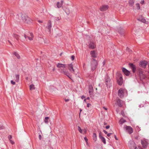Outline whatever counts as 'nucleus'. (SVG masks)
Masks as SVG:
<instances>
[{"label":"nucleus","instance_id":"50","mask_svg":"<svg viewBox=\"0 0 149 149\" xmlns=\"http://www.w3.org/2000/svg\"><path fill=\"white\" fill-rule=\"evenodd\" d=\"M144 0L141 1L140 3L141 4H143L144 3Z\"/></svg>","mask_w":149,"mask_h":149},{"label":"nucleus","instance_id":"24","mask_svg":"<svg viewBox=\"0 0 149 149\" xmlns=\"http://www.w3.org/2000/svg\"><path fill=\"white\" fill-rule=\"evenodd\" d=\"M126 122V120L125 119H124L123 118H121L119 121V124L120 125H122L123 123Z\"/></svg>","mask_w":149,"mask_h":149},{"label":"nucleus","instance_id":"2","mask_svg":"<svg viewBox=\"0 0 149 149\" xmlns=\"http://www.w3.org/2000/svg\"><path fill=\"white\" fill-rule=\"evenodd\" d=\"M127 95V91L125 89L121 88L118 91V95L121 98H123L124 95Z\"/></svg>","mask_w":149,"mask_h":149},{"label":"nucleus","instance_id":"63","mask_svg":"<svg viewBox=\"0 0 149 149\" xmlns=\"http://www.w3.org/2000/svg\"><path fill=\"white\" fill-rule=\"evenodd\" d=\"M103 65H104V64H105V62L104 61V62H103Z\"/></svg>","mask_w":149,"mask_h":149},{"label":"nucleus","instance_id":"23","mask_svg":"<svg viewBox=\"0 0 149 149\" xmlns=\"http://www.w3.org/2000/svg\"><path fill=\"white\" fill-rule=\"evenodd\" d=\"M57 67L58 68H65V65L62 64L60 63H58L57 64Z\"/></svg>","mask_w":149,"mask_h":149},{"label":"nucleus","instance_id":"60","mask_svg":"<svg viewBox=\"0 0 149 149\" xmlns=\"http://www.w3.org/2000/svg\"><path fill=\"white\" fill-rule=\"evenodd\" d=\"M55 69L54 68L53 69V71H54L55 70Z\"/></svg>","mask_w":149,"mask_h":149},{"label":"nucleus","instance_id":"64","mask_svg":"<svg viewBox=\"0 0 149 149\" xmlns=\"http://www.w3.org/2000/svg\"><path fill=\"white\" fill-rule=\"evenodd\" d=\"M127 49H128V50H129V48H128V47H127Z\"/></svg>","mask_w":149,"mask_h":149},{"label":"nucleus","instance_id":"11","mask_svg":"<svg viewBox=\"0 0 149 149\" xmlns=\"http://www.w3.org/2000/svg\"><path fill=\"white\" fill-rule=\"evenodd\" d=\"M122 71L126 76H129L130 74V72L124 68H122Z\"/></svg>","mask_w":149,"mask_h":149},{"label":"nucleus","instance_id":"25","mask_svg":"<svg viewBox=\"0 0 149 149\" xmlns=\"http://www.w3.org/2000/svg\"><path fill=\"white\" fill-rule=\"evenodd\" d=\"M135 0H130L129 1V5L132 6L134 3Z\"/></svg>","mask_w":149,"mask_h":149},{"label":"nucleus","instance_id":"43","mask_svg":"<svg viewBox=\"0 0 149 149\" xmlns=\"http://www.w3.org/2000/svg\"><path fill=\"white\" fill-rule=\"evenodd\" d=\"M39 138L40 140H41L42 139V136L40 134H39Z\"/></svg>","mask_w":149,"mask_h":149},{"label":"nucleus","instance_id":"35","mask_svg":"<svg viewBox=\"0 0 149 149\" xmlns=\"http://www.w3.org/2000/svg\"><path fill=\"white\" fill-rule=\"evenodd\" d=\"M11 83L13 85H15V81H14L13 80H12L10 81Z\"/></svg>","mask_w":149,"mask_h":149},{"label":"nucleus","instance_id":"7","mask_svg":"<svg viewBox=\"0 0 149 149\" xmlns=\"http://www.w3.org/2000/svg\"><path fill=\"white\" fill-rule=\"evenodd\" d=\"M124 129L126 130L127 132L130 134L133 132V130L132 128L130 126L125 125L123 127Z\"/></svg>","mask_w":149,"mask_h":149},{"label":"nucleus","instance_id":"9","mask_svg":"<svg viewBox=\"0 0 149 149\" xmlns=\"http://www.w3.org/2000/svg\"><path fill=\"white\" fill-rule=\"evenodd\" d=\"M61 73L67 75L69 78L71 79V76L68 71H66L63 69H61Z\"/></svg>","mask_w":149,"mask_h":149},{"label":"nucleus","instance_id":"6","mask_svg":"<svg viewBox=\"0 0 149 149\" xmlns=\"http://www.w3.org/2000/svg\"><path fill=\"white\" fill-rule=\"evenodd\" d=\"M138 73L141 80H142L145 79L146 77V75L144 73L142 69H139L138 71Z\"/></svg>","mask_w":149,"mask_h":149},{"label":"nucleus","instance_id":"5","mask_svg":"<svg viewBox=\"0 0 149 149\" xmlns=\"http://www.w3.org/2000/svg\"><path fill=\"white\" fill-rule=\"evenodd\" d=\"M128 144L130 149H138L136 144L132 140H130L129 141Z\"/></svg>","mask_w":149,"mask_h":149},{"label":"nucleus","instance_id":"57","mask_svg":"<svg viewBox=\"0 0 149 149\" xmlns=\"http://www.w3.org/2000/svg\"><path fill=\"white\" fill-rule=\"evenodd\" d=\"M86 100H89L90 99V98L89 97H87L86 98Z\"/></svg>","mask_w":149,"mask_h":149},{"label":"nucleus","instance_id":"10","mask_svg":"<svg viewBox=\"0 0 149 149\" xmlns=\"http://www.w3.org/2000/svg\"><path fill=\"white\" fill-rule=\"evenodd\" d=\"M130 68H131L132 70L134 73H135L136 71V67L135 65L133 63H130L128 64Z\"/></svg>","mask_w":149,"mask_h":149},{"label":"nucleus","instance_id":"51","mask_svg":"<svg viewBox=\"0 0 149 149\" xmlns=\"http://www.w3.org/2000/svg\"><path fill=\"white\" fill-rule=\"evenodd\" d=\"M28 36H26L25 34H24V37L25 38V39H27V37H28Z\"/></svg>","mask_w":149,"mask_h":149},{"label":"nucleus","instance_id":"28","mask_svg":"<svg viewBox=\"0 0 149 149\" xmlns=\"http://www.w3.org/2000/svg\"><path fill=\"white\" fill-rule=\"evenodd\" d=\"M13 54L17 57L18 59H20V57L19 55L16 52H14L13 53Z\"/></svg>","mask_w":149,"mask_h":149},{"label":"nucleus","instance_id":"36","mask_svg":"<svg viewBox=\"0 0 149 149\" xmlns=\"http://www.w3.org/2000/svg\"><path fill=\"white\" fill-rule=\"evenodd\" d=\"M27 38L30 40H33L32 37H30L29 36Z\"/></svg>","mask_w":149,"mask_h":149},{"label":"nucleus","instance_id":"42","mask_svg":"<svg viewBox=\"0 0 149 149\" xmlns=\"http://www.w3.org/2000/svg\"><path fill=\"white\" fill-rule=\"evenodd\" d=\"M112 133H109L107 134V136L108 137H109L112 134Z\"/></svg>","mask_w":149,"mask_h":149},{"label":"nucleus","instance_id":"44","mask_svg":"<svg viewBox=\"0 0 149 149\" xmlns=\"http://www.w3.org/2000/svg\"><path fill=\"white\" fill-rule=\"evenodd\" d=\"M84 139L85 141H86V142H87L88 140L87 138L86 137H84Z\"/></svg>","mask_w":149,"mask_h":149},{"label":"nucleus","instance_id":"29","mask_svg":"<svg viewBox=\"0 0 149 149\" xmlns=\"http://www.w3.org/2000/svg\"><path fill=\"white\" fill-rule=\"evenodd\" d=\"M15 78L16 80L15 81L17 82H18L19 81V75L18 74V75H15Z\"/></svg>","mask_w":149,"mask_h":149},{"label":"nucleus","instance_id":"13","mask_svg":"<svg viewBox=\"0 0 149 149\" xmlns=\"http://www.w3.org/2000/svg\"><path fill=\"white\" fill-rule=\"evenodd\" d=\"M99 137L101 141L104 144L106 143V141L105 138L102 135V133L100 132L99 133Z\"/></svg>","mask_w":149,"mask_h":149},{"label":"nucleus","instance_id":"45","mask_svg":"<svg viewBox=\"0 0 149 149\" xmlns=\"http://www.w3.org/2000/svg\"><path fill=\"white\" fill-rule=\"evenodd\" d=\"M91 106V104H90L88 103L87 104V107H90V106Z\"/></svg>","mask_w":149,"mask_h":149},{"label":"nucleus","instance_id":"18","mask_svg":"<svg viewBox=\"0 0 149 149\" xmlns=\"http://www.w3.org/2000/svg\"><path fill=\"white\" fill-rule=\"evenodd\" d=\"M68 68L69 70L71 72L74 73V70L73 68V65L72 63L68 65Z\"/></svg>","mask_w":149,"mask_h":149},{"label":"nucleus","instance_id":"39","mask_svg":"<svg viewBox=\"0 0 149 149\" xmlns=\"http://www.w3.org/2000/svg\"><path fill=\"white\" fill-rule=\"evenodd\" d=\"M9 141H10V143L12 144H14V143H15L13 141H12V140H10Z\"/></svg>","mask_w":149,"mask_h":149},{"label":"nucleus","instance_id":"12","mask_svg":"<svg viewBox=\"0 0 149 149\" xmlns=\"http://www.w3.org/2000/svg\"><path fill=\"white\" fill-rule=\"evenodd\" d=\"M147 64V62L146 61H141L139 63V65L143 68H145Z\"/></svg>","mask_w":149,"mask_h":149},{"label":"nucleus","instance_id":"31","mask_svg":"<svg viewBox=\"0 0 149 149\" xmlns=\"http://www.w3.org/2000/svg\"><path fill=\"white\" fill-rule=\"evenodd\" d=\"M49 119V117H46L44 119V122L46 124H47L48 123V120Z\"/></svg>","mask_w":149,"mask_h":149},{"label":"nucleus","instance_id":"4","mask_svg":"<svg viewBox=\"0 0 149 149\" xmlns=\"http://www.w3.org/2000/svg\"><path fill=\"white\" fill-rule=\"evenodd\" d=\"M97 65V63L96 60L93 58L91 64V70L92 71H94L96 69Z\"/></svg>","mask_w":149,"mask_h":149},{"label":"nucleus","instance_id":"26","mask_svg":"<svg viewBox=\"0 0 149 149\" xmlns=\"http://www.w3.org/2000/svg\"><path fill=\"white\" fill-rule=\"evenodd\" d=\"M93 139L94 141H96L97 140L96 134L95 133H93Z\"/></svg>","mask_w":149,"mask_h":149},{"label":"nucleus","instance_id":"16","mask_svg":"<svg viewBox=\"0 0 149 149\" xmlns=\"http://www.w3.org/2000/svg\"><path fill=\"white\" fill-rule=\"evenodd\" d=\"M88 47L89 48L91 49H94L96 47V45L94 42H91L89 44Z\"/></svg>","mask_w":149,"mask_h":149},{"label":"nucleus","instance_id":"14","mask_svg":"<svg viewBox=\"0 0 149 149\" xmlns=\"http://www.w3.org/2000/svg\"><path fill=\"white\" fill-rule=\"evenodd\" d=\"M109 8L107 5H103L101 7L100 10L102 11H104L107 10Z\"/></svg>","mask_w":149,"mask_h":149},{"label":"nucleus","instance_id":"49","mask_svg":"<svg viewBox=\"0 0 149 149\" xmlns=\"http://www.w3.org/2000/svg\"><path fill=\"white\" fill-rule=\"evenodd\" d=\"M81 99H83L84 98H85V96L82 95L81 97Z\"/></svg>","mask_w":149,"mask_h":149},{"label":"nucleus","instance_id":"59","mask_svg":"<svg viewBox=\"0 0 149 149\" xmlns=\"http://www.w3.org/2000/svg\"><path fill=\"white\" fill-rule=\"evenodd\" d=\"M26 80H28V77H26Z\"/></svg>","mask_w":149,"mask_h":149},{"label":"nucleus","instance_id":"32","mask_svg":"<svg viewBox=\"0 0 149 149\" xmlns=\"http://www.w3.org/2000/svg\"><path fill=\"white\" fill-rule=\"evenodd\" d=\"M29 88L31 90H34L35 89L34 86L33 84H31L29 86Z\"/></svg>","mask_w":149,"mask_h":149},{"label":"nucleus","instance_id":"46","mask_svg":"<svg viewBox=\"0 0 149 149\" xmlns=\"http://www.w3.org/2000/svg\"><path fill=\"white\" fill-rule=\"evenodd\" d=\"M109 127H110V126L109 125H107V126H106L105 127V128L107 129H108L109 128Z\"/></svg>","mask_w":149,"mask_h":149},{"label":"nucleus","instance_id":"21","mask_svg":"<svg viewBox=\"0 0 149 149\" xmlns=\"http://www.w3.org/2000/svg\"><path fill=\"white\" fill-rule=\"evenodd\" d=\"M52 27L51 21L49 20L47 24V28L48 29L49 31L50 32L51 29Z\"/></svg>","mask_w":149,"mask_h":149},{"label":"nucleus","instance_id":"54","mask_svg":"<svg viewBox=\"0 0 149 149\" xmlns=\"http://www.w3.org/2000/svg\"><path fill=\"white\" fill-rule=\"evenodd\" d=\"M114 137H115V139L116 140H118V139L116 137V135H114Z\"/></svg>","mask_w":149,"mask_h":149},{"label":"nucleus","instance_id":"22","mask_svg":"<svg viewBox=\"0 0 149 149\" xmlns=\"http://www.w3.org/2000/svg\"><path fill=\"white\" fill-rule=\"evenodd\" d=\"M90 54L92 57L93 58L96 57V54L94 51H91L90 52Z\"/></svg>","mask_w":149,"mask_h":149},{"label":"nucleus","instance_id":"30","mask_svg":"<svg viewBox=\"0 0 149 149\" xmlns=\"http://www.w3.org/2000/svg\"><path fill=\"white\" fill-rule=\"evenodd\" d=\"M93 88L92 85H89L88 87V91H90L91 92V91H93Z\"/></svg>","mask_w":149,"mask_h":149},{"label":"nucleus","instance_id":"38","mask_svg":"<svg viewBox=\"0 0 149 149\" xmlns=\"http://www.w3.org/2000/svg\"><path fill=\"white\" fill-rule=\"evenodd\" d=\"M74 55H72L71 57V58L72 60L73 61L74 60Z\"/></svg>","mask_w":149,"mask_h":149},{"label":"nucleus","instance_id":"3","mask_svg":"<svg viewBox=\"0 0 149 149\" xmlns=\"http://www.w3.org/2000/svg\"><path fill=\"white\" fill-rule=\"evenodd\" d=\"M117 81L118 84L121 85L123 83V80L122 74L120 73L117 74Z\"/></svg>","mask_w":149,"mask_h":149},{"label":"nucleus","instance_id":"33","mask_svg":"<svg viewBox=\"0 0 149 149\" xmlns=\"http://www.w3.org/2000/svg\"><path fill=\"white\" fill-rule=\"evenodd\" d=\"M78 130L80 133H81V134L82 133H83L82 130L81 129V127L79 126H78Z\"/></svg>","mask_w":149,"mask_h":149},{"label":"nucleus","instance_id":"1","mask_svg":"<svg viewBox=\"0 0 149 149\" xmlns=\"http://www.w3.org/2000/svg\"><path fill=\"white\" fill-rule=\"evenodd\" d=\"M19 15L21 16L22 20L24 22L29 24H30L32 22V19L26 14L21 13Z\"/></svg>","mask_w":149,"mask_h":149},{"label":"nucleus","instance_id":"48","mask_svg":"<svg viewBox=\"0 0 149 149\" xmlns=\"http://www.w3.org/2000/svg\"><path fill=\"white\" fill-rule=\"evenodd\" d=\"M93 91H91V92L89 91V93L90 95H91L93 93Z\"/></svg>","mask_w":149,"mask_h":149},{"label":"nucleus","instance_id":"27","mask_svg":"<svg viewBox=\"0 0 149 149\" xmlns=\"http://www.w3.org/2000/svg\"><path fill=\"white\" fill-rule=\"evenodd\" d=\"M14 38H15L17 41L19 40V36L16 34H14L13 36Z\"/></svg>","mask_w":149,"mask_h":149},{"label":"nucleus","instance_id":"56","mask_svg":"<svg viewBox=\"0 0 149 149\" xmlns=\"http://www.w3.org/2000/svg\"><path fill=\"white\" fill-rule=\"evenodd\" d=\"M38 22H39V23H42V21H41V20H38Z\"/></svg>","mask_w":149,"mask_h":149},{"label":"nucleus","instance_id":"55","mask_svg":"<svg viewBox=\"0 0 149 149\" xmlns=\"http://www.w3.org/2000/svg\"><path fill=\"white\" fill-rule=\"evenodd\" d=\"M103 109H104L105 110H107V109L105 107H103Z\"/></svg>","mask_w":149,"mask_h":149},{"label":"nucleus","instance_id":"41","mask_svg":"<svg viewBox=\"0 0 149 149\" xmlns=\"http://www.w3.org/2000/svg\"><path fill=\"white\" fill-rule=\"evenodd\" d=\"M30 36H31V37H32L33 38V34L32 33H30Z\"/></svg>","mask_w":149,"mask_h":149},{"label":"nucleus","instance_id":"62","mask_svg":"<svg viewBox=\"0 0 149 149\" xmlns=\"http://www.w3.org/2000/svg\"><path fill=\"white\" fill-rule=\"evenodd\" d=\"M8 41L11 45H12V44L10 42L9 40H8Z\"/></svg>","mask_w":149,"mask_h":149},{"label":"nucleus","instance_id":"61","mask_svg":"<svg viewBox=\"0 0 149 149\" xmlns=\"http://www.w3.org/2000/svg\"><path fill=\"white\" fill-rule=\"evenodd\" d=\"M86 99H84V102H86Z\"/></svg>","mask_w":149,"mask_h":149},{"label":"nucleus","instance_id":"58","mask_svg":"<svg viewBox=\"0 0 149 149\" xmlns=\"http://www.w3.org/2000/svg\"><path fill=\"white\" fill-rule=\"evenodd\" d=\"M120 33L121 35H122L123 34V32H120Z\"/></svg>","mask_w":149,"mask_h":149},{"label":"nucleus","instance_id":"19","mask_svg":"<svg viewBox=\"0 0 149 149\" xmlns=\"http://www.w3.org/2000/svg\"><path fill=\"white\" fill-rule=\"evenodd\" d=\"M141 143L143 147L144 148H146L147 147L148 143V142L145 140H142Z\"/></svg>","mask_w":149,"mask_h":149},{"label":"nucleus","instance_id":"40","mask_svg":"<svg viewBox=\"0 0 149 149\" xmlns=\"http://www.w3.org/2000/svg\"><path fill=\"white\" fill-rule=\"evenodd\" d=\"M8 139H9V140H11V139H12V136L11 135H9L8 136Z\"/></svg>","mask_w":149,"mask_h":149},{"label":"nucleus","instance_id":"15","mask_svg":"<svg viewBox=\"0 0 149 149\" xmlns=\"http://www.w3.org/2000/svg\"><path fill=\"white\" fill-rule=\"evenodd\" d=\"M123 101L121 100L118 99L116 101V103L118 106L120 107H122L123 106Z\"/></svg>","mask_w":149,"mask_h":149},{"label":"nucleus","instance_id":"17","mask_svg":"<svg viewBox=\"0 0 149 149\" xmlns=\"http://www.w3.org/2000/svg\"><path fill=\"white\" fill-rule=\"evenodd\" d=\"M63 4V1L61 0L60 2L58 1L56 3V6H55L56 8H61Z\"/></svg>","mask_w":149,"mask_h":149},{"label":"nucleus","instance_id":"53","mask_svg":"<svg viewBox=\"0 0 149 149\" xmlns=\"http://www.w3.org/2000/svg\"><path fill=\"white\" fill-rule=\"evenodd\" d=\"M69 100L68 99H65V102H67Z\"/></svg>","mask_w":149,"mask_h":149},{"label":"nucleus","instance_id":"20","mask_svg":"<svg viewBox=\"0 0 149 149\" xmlns=\"http://www.w3.org/2000/svg\"><path fill=\"white\" fill-rule=\"evenodd\" d=\"M139 21L143 23L148 24V22L146 21L145 19L143 17L139 18L137 19Z\"/></svg>","mask_w":149,"mask_h":149},{"label":"nucleus","instance_id":"8","mask_svg":"<svg viewBox=\"0 0 149 149\" xmlns=\"http://www.w3.org/2000/svg\"><path fill=\"white\" fill-rule=\"evenodd\" d=\"M105 84L107 87H108L110 86L111 79L107 75H106L105 77Z\"/></svg>","mask_w":149,"mask_h":149},{"label":"nucleus","instance_id":"47","mask_svg":"<svg viewBox=\"0 0 149 149\" xmlns=\"http://www.w3.org/2000/svg\"><path fill=\"white\" fill-rule=\"evenodd\" d=\"M103 132H104V133L106 134H107V131H106V130H103Z\"/></svg>","mask_w":149,"mask_h":149},{"label":"nucleus","instance_id":"34","mask_svg":"<svg viewBox=\"0 0 149 149\" xmlns=\"http://www.w3.org/2000/svg\"><path fill=\"white\" fill-rule=\"evenodd\" d=\"M54 19L56 21H58L60 19V18L59 17H54Z\"/></svg>","mask_w":149,"mask_h":149},{"label":"nucleus","instance_id":"37","mask_svg":"<svg viewBox=\"0 0 149 149\" xmlns=\"http://www.w3.org/2000/svg\"><path fill=\"white\" fill-rule=\"evenodd\" d=\"M136 5L138 9H139L140 8L139 4V3H136Z\"/></svg>","mask_w":149,"mask_h":149},{"label":"nucleus","instance_id":"52","mask_svg":"<svg viewBox=\"0 0 149 149\" xmlns=\"http://www.w3.org/2000/svg\"><path fill=\"white\" fill-rule=\"evenodd\" d=\"M3 127L2 126H0V130L2 129H3Z\"/></svg>","mask_w":149,"mask_h":149}]
</instances>
